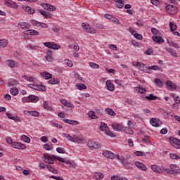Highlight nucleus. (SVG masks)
Listing matches in <instances>:
<instances>
[{"label":"nucleus","mask_w":180,"mask_h":180,"mask_svg":"<svg viewBox=\"0 0 180 180\" xmlns=\"http://www.w3.org/2000/svg\"><path fill=\"white\" fill-rule=\"evenodd\" d=\"M166 11L169 15H176L178 13V7L169 4L166 6Z\"/></svg>","instance_id":"f257e3e1"},{"label":"nucleus","mask_w":180,"mask_h":180,"mask_svg":"<svg viewBox=\"0 0 180 180\" xmlns=\"http://www.w3.org/2000/svg\"><path fill=\"white\" fill-rule=\"evenodd\" d=\"M171 145L174 147V148H180V141L175 137H170L169 139Z\"/></svg>","instance_id":"f03ea898"},{"label":"nucleus","mask_w":180,"mask_h":180,"mask_svg":"<svg viewBox=\"0 0 180 180\" xmlns=\"http://www.w3.org/2000/svg\"><path fill=\"white\" fill-rule=\"evenodd\" d=\"M82 26H87V27L86 28V32L87 33H89L90 34H95L96 33V30L92 27L91 25L83 22Z\"/></svg>","instance_id":"7ed1b4c3"},{"label":"nucleus","mask_w":180,"mask_h":180,"mask_svg":"<svg viewBox=\"0 0 180 180\" xmlns=\"http://www.w3.org/2000/svg\"><path fill=\"white\" fill-rule=\"evenodd\" d=\"M170 169L171 175H175L176 174H179L180 172L179 167L176 166V165H170Z\"/></svg>","instance_id":"20e7f679"},{"label":"nucleus","mask_w":180,"mask_h":180,"mask_svg":"<svg viewBox=\"0 0 180 180\" xmlns=\"http://www.w3.org/2000/svg\"><path fill=\"white\" fill-rule=\"evenodd\" d=\"M12 147H13V148H18V150H26V145L18 142H13Z\"/></svg>","instance_id":"39448f33"},{"label":"nucleus","mask_w":180,"mask_h":180,"mask_svg":"<svg viewBox=\"0 0 180 180\" xmlns=\"http://www.w3.org/2000/svg\"><path fill=\"white\" fill-rule=\"evenodd\" d=\"M103 155H104L105 158H110V160H113L114 158H116V155H115V153L109 150H105L103 153Z\"/></svg>","instance_id":"423d86ee"},{"label":"nucleus","mask_w":180,"mask_h":180,"mask_svg":"<svg viewBox=\"0 0 180 180\" xmlns=\"http://www.w3.org/2000/svg\"><path fill=\"white\" fill-rule=\"evenodd\" d=\"M152 40H153L155 43H157V44H162L165 41L164 39H162L160 35L153 36Z\"/></svg>","instance_id":"0eeeda50"},{"label":"nucleus","mask_w":180,"mask_h":180,"mask_svg":"<svg viewBox=\"0 0 180 180\" xmlns=\"http://www.w3.org/2000/svg\"><path fill=\"white\" fill-rule=\"evenodd\" d=\"M166 85H167V88L169 91H175V89H176V84H175L174 83H173L170 80L166 81Z\"/></svg>","instance_id":"6e6552de"},{"label":"nucleus","mask_w":180,"mask_h":180,"mask_svg":"<svg viewBox=\"0 0 180 180\" xmlns=\"http://www.w3.org/2000/svg\"><path fill=\"white\" fill-rule=\"evenodd\" d=\"M87 146L89 148H94V150L101 148V144L96 142L89 141L88 142Z\"/></svg>","instance_id":"1a4fd4ad"},{"label":"nucleus","mask_w":180,"mask_h":180,"mask_svg":"<svg viewBox=\"0 0 180 180\" xmlns=\"http://www.w3.org/2000/svg\"><path fill=\"white\" fill-rule=\"evenodd\" d=\"M44 161H45V162H47V164H54V160L53 158H51V156L48 153L44 154Z\"/></svg>","instance_id":"9d476101"},{"label":"nucleus","mask_w":180,"mask_h":180,"mask_svg":"<svg viewBox=\"0 0 180 180\" xmlns=\"http://www.w3.org/2000/svg\"><path fill=\"white\" fill-rule=\"evenodd\" d=\"M135 67H139V69L141 70V71H143V72L148 73V72L146 70L147 67L144 65L143 63H141L140 62H137L136 64H133Z\"/></svg>","instance_id":"9b49d317"},{"label":"nucleus","mask_w":180,"mask_h":180,"mask_svg":"<svg viewBox=\"0 0 180 180\" xmlns=\"http://www.w3.org/2000/svg\"><path fill=\"white\" fill-rule=\"evenodd\" d=\"M6 64H7V65H8V67H11V68H15L19 67V65L18 64V62H15L13 60H7L6 61Z\"/></svg>","instance_id":"f8f14e48"},{"label":"nucleus","mask_w":180,"mask_h":180,"mask_svg":"<svg viewBox=\"0 0 180 180\" xmlns=\"http://www.w3.org/2000/svg\"><path fill=\"white\" fill-rule=\"evenodd\" d=\"M112 127L113 130L117 131H123L124 130V127L122 126L120 124H112Z\"/></svg>","instance_id":"ddd939ff"},{"label":"nucleus","mask_w":180,"mask_h":180,"mask_svg":"<svg viewBox=\"0 0 180 180\" xmlns=\"http://www.w3.org/2000/svg\"><path fill=\"white\" fill-rule=\"evenodd\" d=\"M26 99H27V102H33L34 103H36V102L39 101V97L34 95H30Z\"/></svg>","instance_id":"4468645a"},{"label":"nucleus","mask_w":180,"mask_h":180,"mask_svg":"<svg viewBox=\"0 0 180 180\" xmlns=\"http://www.w3.org/2000/svg\"><path fill=\"white\" fill-rule=\"evenodd\" d=\"M135 165L142 171H147V166L140 162H135Z\"/></svg>","instance_id":"2eb2a0df"},{"label":"nucleus","mask_w":180,"mask_h":180,"mask_svg":"<svg viewBox=\"0 0 180 180\" xmlns=\"http://www.w3.org/2000/svg\"><path fill=\"white\" fill-rule=\"evenodd\" d=\"M150 123L153 127H160V122H158L156 118H151Z\"/></svg>","instance_id":"dca6fc26"},{"label":"nucleus","mask_w":180,"mask_h":180,"mask_svg":"<svg viewBox=\"0 0 180 180\" xmlns=\"http://www.w3.org/2000/svg\"><path fill=\"white\" fill-rule=\"evenodd\" d=\"M105 85L108 91H115V85L110 82V80H107Z\"/></svg>","instance_id":"f3484780"},{"label":"nucleus","mask_w":180,"mask_h":180,"mask_svg":"<svg viewBox=\"0 0 180 180\" xmlns=\"http://www.w3.org/2000/svg\"><path fill=\"white\" fill-rule=\"evenodd\" d=\"M122 164L125 166L127 167V165H129V164H131L134 160H131L130 159H127L126 158H124L122 159Z\"/></svg>","instance_id":"a211bd4d"},{"label":"nucleus","mask_w":180,"mask_h":180,"mask_svg":"<svg viewBox=\"0 0 180 180\" xmlns=\"http://www.w3.org/2000/svg\"><path fill=\"white\" fill-rule=\"evenodd\" d=\"M151 169L154 172H158V174H162V169L157 165H152Z\"/></svg>","instance_id":"6ab92c4d"},{"label":"nucleus","mask_w":180,"mask_h":180,"mask_svg":"<svg viewBox=\"0 0 180 180\" xmlns=\"http://www.w3.org/2000/svg\"><path fill=\"white\" fill-rule=\"evenodd\" d=\"M99 129L101 131H105L106 133L108 129H109V127H108V124H106V123H101V125L99 127Z\"/></svg>","instance_id":"aec40b11"},{"label":"nucleus","mask_w":180,"mask_h":180,"mask_svg":"<svg viewBox=\"0 0 180 180\" xmlns=\"http://www.w3.org/2000/svg\"><path fill=\"white\" fill-rule=\"evenodd\" d=\"M18 26H20L21 29H30V25L27 22H20Z\"/></svg>","instance_id":"412c9836"},{"label":"nucleus","mask_w":180,"mask_h":180,"mask_svg":"<svg viewBox=\"0 0 180 180\" xmlns=\"http://www.w3.org/2000/svg\"><path fill=\"white\" fill-rule=\"evenodd\" d=\"M10 92L11 95H13V96H16V95L19 94V90H18V88L16 87H13L11 89Z\"/></svg>","instance_id":"4be33fe9"},{"label":"nucleus","mask_w":180,"mask_h":180,"mask_svg":"<svg viewBox=\"0 0 180 180\" xmlns=\"http://www.w3.org/2000/svg\"><path fill=\"white\" fill-rule=\"evenodd\" d=\"M8 46V41L5 39H0V49H5Z\"/></svg>","instance_id":"5701e85b"},{"label":"nucleus","mask_w":180,"mask_h":180,"mask_svg":"<svg viewBox=\"0 0 180 180\" xmlns=\"http://www.w3.org/2000/svg\"><path fill=\"white\" fill-rule=\"evenodd\" d=\"M111 180H129L126 177L119 176L118 175H114L111 176Z\"/></svg>","instance_id":"b1692460"},{"label":"nucleus","mask_w":180,"mask_h":180,"mask_svg":"<svg viewBox=\"0 0 180 180\" xmlns=\"http://www.w3.org/2000/svg\"><path fill=\"white\" fill-rule=\"evenodd\" d=\"M41 77H45L46 79H51V77L53 76L51 74L44 72H41Z\"/></svg>","instance_id":"393cba45"},{"label":"nucleus","mask_w":180,"mask_h":180,"mask_svg":"<svg viewBox=\"0 0 180 180\" xmlns=\"http://www.w3.org/2000/svg\"><path fill=\"white\" fill-rule=\"evenodd\" d=\"M63 136L66 138V139H68V141H72L73 143H75V140H76V138H74L71 136H70V134H63Z\"/></svg>","instance_id":"a878e982"},{"label":"nucleus","mask_w":180,"mask_h":180,"mask_svg":"<svg viewBox=\"0 0 180 180\" xmlns=\"http://www.w3.org/2000/svg\"><path fill=\"white\" fill-rule=\"evenodd\" d=\"M22 78L26 81H29L30 82H34V78L32 76L23 75Z\"/></svg>","instance_id":"bb28decb"},{"label":"nucleus","mask_w":180,"mask_h":180,"mask_svg":"<svg viewBox=\"0 0 180 180\" xmlns=\"http://www.w3.org/2000/svg\"><path fill=\"white\" fill-rule=\"evenodd\" d=\"M151 32L153 34H154V36H161V32H160V31L156 28L152 27Z\"/></svg>","instance_id":"cd10ccee"},{"label":"nucleus","mask_w":180,"mask_h":180,"mask_svg":"<svg viewBox=\"0 0 180 180\" xmlns=\"http://www.w3.org/2000/svg\"><path fill=\"white\" fill-rule=\"evenodd\" d=\"M88 115L91 119H98V116L95 115V111L94 110L89 111Z\"/></svg>","instance_id":"c85d7f7f"},{"label":"nucleus","mask_w":180,"mask_h":180,"mask_svg":"<svg viewBox=\"0 0 180 180\" xmlns=\"http://www.w3.org/2000/svg\"><path fill=\"white\" fill-rule=\"evenodd\" d=\"M105 112H107L108 115L110 116H116V112H115V111L110 108H105Z\"/></svg>","instance_id":"c756f323"},{"label":"nucleus","mask_w":180,"mask_h":180,"mask_svg":"<svg viewBox=\"0 0 180 180\" xmlns=\"http://www.w3.org/2000/svg\"><path fill=\"white\" fill-rule=\"evenodd\" d=\"M169 27L171 32H175V30L178 29V26H176V25H174L172 22H169Z\"/></svg>","instance_id":"7c9ffc66"},{"label":"nucleus","mask_w":180,"mask_h":180,"mask_svg":"<svg viewBox=\"0 0 180 180\" xmlns=\"http://www.w3.org/2000/svg\"><path fill=\"white\" fill-rule=\"evenodd\" d=\"M158 97L156 96H154V94H149V96H146V99H148V101H155V99H157Z\"/></svg>","instance_id":"2f4dec72"},{"label":"nucleus","mask_w":180,"mask_h":180,"mask_svg":"<svg viewBox=\"0 0 180 180\" xmlns=\"http://www.w3.org/2000/svg\"><path fill=\"white\" fill-rule=\"evenodd\" d=\"M63 122L65 123H68L69 124H74V123H75V124H77L78 123V121L71 120H68V119H63Z\"/></svg>","instance_id":"473e14b6"},{"label":"nucleus","mask_w":180,"mask_h":180,"mask_svg":"<svg viewBox=\"0 0 180 180\" xmlns=\"http://www.w3.org/2000/svg\"><path fill=\"white\" fill-rule=\"evenodd\" d=\"M102 178H103V174L99 172L94 174V179H102Z\"/></svg>","instance_id":"72a5a7b5"},{"label":"nucleus","mask_w":180,"mask_h":180,"mask_svg":"<svg viewBox=\"0 0 180 180\" xmlns=\"http://www.w3.org/2000/svg\"><path fill=\"white\" fill-rule=\"evenodd\" d=\"M29 88H32V89H35V91H40V86L35 85L34 84H28Z\"/></svg>","instance_id":"f704fd0d"},{"label":"nucleus","mask_w":180,"mask_h":180,"mask_svg":"<svg viewBox=\"0 0 180 180\" xmlns=\"http://www.w3.org/2000/svg\"><path fill=\"white\" fill-rule=\"evenodd\" d=\"M166 51H168L173 57H176V52L172 49L166 48Z\"/></svg>","instance_id":"c9c22d12"},{"label":"nucleus","mask_w":180,"mask_h":180,"mask_svg":"<svg viewBox=\"0 0 180 180\" xmlns=\"http://www.w3.org/2000/svg\"><path fill=\"white\" fill-rule=\"evenodd\" d=\"M124 133H126L127 134H133V129L129 128V127H124Z\"/></svg>","instance_id":"e433bc0d"},{"label":"nucleus","mask_w":180,"mask_h":180,"mask_svg":"<svg viewBox=\"0 0 180 180\" xmlns=\"http://www.w3.org/2000/svg\"><path fill=\"white\" fill-rule=\"evenodd\" d=\"M76 86H77V89H79V91H82V89H86V86L84 84L79 83Z\"/></svg>","instance_id":"4c0bfd02"},{"label":"nucleus","mask_w":180,"mask_h":180,"mask_svg":"<svg viewBox=\"0 0 180 180\" xmlns=\"http://www.w3.org/2000/svg\"><path fill=\"white\" fill-rule=\"evenodd\" d=\"M21 139L23 141H25V143H30V138L26 135H22Z\"/></svg>","instance_id":"58836bf2"},{"label":"nucleus","mask_w":180,"mask_h":180,"mask_svg":"<svg viewBox=\"0 0 180 180\" xmlns=\"http://www.w3.org/2000/svg\"><path fill=\"white\" fill-rule=\"evenodd\" d=\"M49 84H51V85H56V84H60V81L58 79H53L49 81Z\"/></svg>","instance_id":"ea45409f"},{"label":"nucleus","mask_w":180,"mask_h":180,"mask_svg":"<svg viewBox=\"0 0 180 180\" xmlns=\"http://www.w3.org/2000/svg\"><path fill=\"white\" fill-rule=\"evenodd\" d=\"M51 158H53L54 160H57L58 161H59L60 162H65V159H63L60 157L56 156V155H52Z\"/></svg>","instance_id":"a19ab883"},{"label":"nucleus","mask_w":180,"mask_h":180,"mask_svg":"<svg viewBox=\"0 0 180 180\" xmlns=\"http://www.w3.org/2000/svg\"><path fill=\"white\" fill-rule=\"evenodd\" d=\"M25 11H27L28 13H32V15L34 13V9L32 8L30 6H25Z\"/></svg>","instance_id":"79ce46f5"},{"label":"nucleus","mask_w":180,"mask_h":180,"mask_svg":"<svg viewBox=\"0 0 180 180\" xmlns=\"http://www.w3.org/2000/svg\"><path fill=\"white\" fill-rule=\"evenodd\" d=\"M28 113L31 115V116H34L35 117H39V112L37 111H28Z\"/></svg>","instance_id":"37998d69"},{"label":"nucleus","mask_w":180,"mask_h":180,"mask_svg":"<svg viewBox=\"0 0 180 180\" xmlns=\"http://www.w3.org/2000/svg\"><path fill=\"white\" fill-rule=\"evenodd\" d=\"M90 67H91V68H94L95 70H98L99 68V65L94 63V62H91L89 63Z\"/></svg>","instance_id":"c03bdc74"},{"label":"nucleus","mask_w":180,"mask_h":180,"mask_svg":"<svg viewBox=\"0 0 180 180\" xmlns=\"http://www.w3.org/2000/svg\"><path fill=\"white\" fill-rule=\"evenodd\" d=\"M105 134L108 136H109V137H116V135H115V134H113V132H112L110 130H109V128L105 131Z\"/></svg>","instance_id":"a18cd8bd"},{"label":"nucleus","mask_w":180,"mask_h":180,"mask_svg":"<svg viewBox=\"0 0 180 180\" xmlns=\"http://www.w3.org/2000/svg\"><path fill=\"white\" fill-rule=\"evenodd\" d=\"M51 49L52 50H58V49H60V46L54 42H51Z\"/></svg>","instance_id":"49530a36"},{"label":"nucleus","mask_w":180,"mask_h":180,"mask_svg":"<svg viewBox=\"0 0 180 180\" xmlns=\"http://www.w3.org/2000/svg\"><path fill=\"white\" fill-rule=\"evenodd\" d=\"M46 168L49 169V171H50V172H53V174L57 173L54 167H53L51 165H46Z\"/></svg>","instance_id":"de8ad7c7"},{"label":"nucleus","mask_w":180,"mask_h":180,"mask_svg":"<svg viewBox=\"0 0 180 180\" xmlns=\"http://www.w3.org/2000/svg\"><path fill=\"white\" fill-rule=\"evenodd\" d=\"M148 70H154L155 71H157V70H161L160 68V67L157 66V65H153V66H149L148 67Z\"/></svg>","instance_id":"09e8293b"},{"label":"nucleus","mask_w":180,"mask_h":180,"mask_svg":"<svg viewBox=\"0 0 180 180\" xmlns=\"http://www.w3.org/2000/svg\"><path fill=\"white\" fill-rule=\"evenodd\" d=\"M155 83L158 85V86H162V82L158 78L155 79Z\"/></svg>","instance_id":"8fccbe9b"},{"label":"nucleus","mask_w":180,"mask_h":180,"mask_svg":"<svg viewBox=\"0 0 180 180\" xmlns=\"http://www.w3.org/2000/svg\"><path fill=\"white\" fill-rule=\"evenodd\" d=\"M38 25H37V27H43L44 29H47V27H49V25L44 22H39Z\"/></svg>","instance_id":"3c124183"},{"label":"nucleus","mask_w":180,"mask_h":180,"mask_svg":"<svg viewBox=\"0 0 180 180\" xmlns=\"http://www.w3.org/2000/svg\"><path fill=\"white\" fill-rule=\"evenodd\" d=\"M134 37L138 40H143V36L139 33L134 34Z\"/></svg>","instance_id":"603ef678"},{"label":"nucleus","mask_w":180,"mask_h":180,"mask_svg":"<svg viewBox=\"0 0 180 180\" xmlns=\"http://www.w3.org/2000/svg\"><path fill=\"white\" fill-rule=\"evenodd\" d=\"M135 154L138 157H144V155H146V153L141 151H136L135 152Z\"/></svg>","instance_id":"864d4df0"},{"label":"nucleus","mask_w":180,"mask_h":180,"mask_svg":"<svg viewBox=\"0 0 180 180\" xmlns=\"http://www.w3.org/2000/svg\"><path fill=\"white\" fill-rule=\"evenodd\" d=\"M110 20L112 22H113L114 23H116V25H120V21L117 18H116L115 17L111 18Z\"/></svg>","instance_id":"5fc2aeb1"},{"label":"nucleus","mask_w":180,"mask_h":180,"mask_svg":"<svg viewBox=\"0 0 180 180\" xmlns=\"http://www.w3.org/2000/svg\"><path fill=\"white\" fill-rule=\"evenodd\" d=\"M170 158H172V160H178V159H179V156H178V155H176L175 153H171Z\"/></svg>","instance_id":"6e6d98bb"},{"label":"nucleus","mask_w":180,"mask_h":180,"mask_svg":"<svg viewBox=\"0 0 180 180\" xmlns=\"http://www.w3.org/2000/svg\"><path fill=\"white\" fill-rule=\"evenodd\" d=\"M136 91H138L139 94H146V92H147V91L142 87H138V89Z\"/></svg>","instance_id":"4d7b16f0"},{"label":"nucleus","mask_w":180,"mask_h":180,"mask_svg":"<svg viewBox=\"0 0 180 180\" xmlns=\"http://www.w3.org/2000/svg\"><path fill=\"white\" fill-rule=\"evenodd\" d=\"M56 151L57 153H58L59 154H64L65 149L63 148H56Z\"/></svg>","instance_id":"13d9d810"},{"label":"nucleus","mask_w":180,"mask_h":180,"mask_svg":"<svg viewBox=\"0 0 180 180\" xmlns=\"http://www.w3.org/2000/svg\"><path fill=\"white\" fill-rule=\"evenodd\" d=\"M77 142L79 143V144H82V143H84V139L80 137H76L75 143H77Z\"/></svg>","instance_id":"bf43d9fd"},{"label":"nucleus","mask_w":180,"mask_h":180,"mask_svg":"<svg viewBox=\"0 0 180 180\" xmlns=\"http://www.w3.org/2000/svg\"><path fill=\"white\" fill-rule=\"evenodd\" d=\"M33 30H29L27 31H25V34H27V36H33Z\"/></svg>","instance_id":"052dcab7"},{"label":"nucleus","mask_w":180,"mask_h":180,"mask_svg":"<svg viewBox=\"0 0 180 180\" xmlns=\"http://www.w3.org/2000/svg\"><path fill=\"white\" fill-rule=\"evenodd\" d=\"M158 110H159L160 112H161L162 115H164L165 117V116H168V112H167L165 111V110H164V109H162V108H159Z\"/></svg>","instance_id":"680f3d73"},{"label":"nucleus","mask_w":180,"mask_h":180,"mask_svg":"<svg viewBox=\"0 0 180 180\" xmlns=\"http://www.w3.org/2000/svg\"><path fill=\"white\" fill-rule=\"evenodd\" d=\"M65 63L66 64H68V67H72V61H71V60H68V59H66V60H65Z\"/></svg>","instance_id":"e2e57ef3"},{"label":"nucleus","mask_w":180,"mask_h":180,"mask_svg":"<svg viewBox=\"0 0 180 180\" xmlns=\"http://www.w3.org/2000/svg\"><path fill=\"white\" fill-rule=\"evenodd\" d=\"M50 178L56 180H64V179H63L61 176H51Z\"/></svg>","instance_id":"0e129e2a"},{"label":"nucleus","mask_w":180,"mask_h":180,"mask_svg":"<svg viewBox=\"0 0 180 180\" xmlns=\"http://www.w3.org/2000/svg\"><path fill=\"white\" fill-rule=\"evenodd\" d=\"M43 148H44V150H48L49 151H50V150H51V148H50V145H49V144H44V146H43Z\"/></svg>","instance_id":"69168bd1"},{"label":"nucleus","mask_w":180,"mask_h":180,"mask_svg":"<svg viewBox=\"0 0 180 180\" xmlns=\"http://www.w3.org/2000/svg\"><path fill=\"white\" fill-rule=\"evenodd\" d=\"M51 43L52 42H44V46H45V47H48V49H51Z\"/></svg>","instance_id":"338daca9"},{"label":"nucleus","mask_w":180,"mask_h":180,"mask_svg":"<svg viewBox=\"0 0 180 180\" xmlns=\"http://www.w3.org/2000/svg\"><path fill=\"white\" fill-rule=\"evenodd\" d=\"M151 4L153 5H155L156 6L158 5H160V1L158 0H150Z\"/></svg>","instance_id":"774afa93"}]
</instances>
